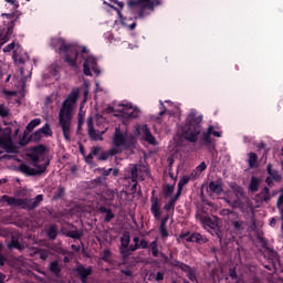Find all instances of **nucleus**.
Returning a JSON list of instances; mask_svg holds the SVG:
<instances>
[{"label":"nucleus","mask_w":283,"mask_h":283,"mask_svg":"<svg viewBox=\"0 0 283 283\" xmlns=\"http://www.w3.org/2000/svg\"><path fill=\"white\" fill-rule=\"evenodd\" d=\"M113 174H114V176H118V170H117V169H114V170H113Z\"/></svg>","instance_id":"59"},{"label":"nucleus","mask_w":283,"mask_h":283,"mask_svg":"<svg viewBox=\"0 0 283 283\" xmlns=\"http://www.w3.org/2000/svg\"><path fill=\"white\" fill-rule=\"evenodd\" d=\"M115 112H119L124 118H138L140 116V109L132 103H119L115 106Z\"/></svg>","instance_id":"10"},{"label":"nucleus","mask_w":283,"mask_h":283,"mask_svg":"<svg viewBox=\"0 0 283 283\" xmlns=\"http://www.w3.org/2000/svg\"><path fill=\"white\" fill-rule=\"evenodd\" d=\"M165 279V274H163V273H157L156 274V276H155V280L157 281V282H160V280H164Z\"/></svg>","instance_id":"48"},{"label":"nucleus","mask_w":283,"mask_h":283,"mask_svg":"<svg viewBox=\"0 0 283 283\" xmlns=\"http://www.w3.org/2000/svg\"><path fill=\"white\" fill-rule=\"evenodd\" d=\"M88 136L92 140H103V134L107 132V120L105 117L97 115L96 124H94V118L90 117L87 119Z\"/></svg>","instance_id":"7"},{"label":"nucleus","mask_w":283,"mask_h":283,"mask_svg":"<svg viewBox=\"0 0 283 283\" xmlns=\"http://www.w3.org/2000/svg\"><path fill=\"white\" fill-rule=\"evenodd\" d=\"M171 193H174V186H166V189H165V196L166 198H169V196H171Z\"/></svg>","instance_id":"41"},{"label":"nucleus","mask_w":283,"mask_h":283,"mask_svg":"<svg viewBox=\"0 0 283 283\" xmlns=\"http://www.w3.org/2000/svg\"><path fill=\"white\" fill-rule=\"evenodd\" d=\"M48 235L51 240H54V238H56V227L51 226L48 230Z\"/></svg>","instance_id":"37"},{"label":"nucleus","mask_w":283,"mask_h":283,"mask_svg":"<svg viewBox=\"0 0 283 283\" xmlns=\"http://www.w3.org/2000/svg\"><path fill=\"white\" fill-rule=\"evenodd\" d=\"M135 138H142L143 140H146V143H149L150 145H158V142H156V137L151 135V132H149L147 125L136 126Z\"/></svg>","instance_id":"11"},{"label":"nucleus","mask_w":283,"mask_h":283,"mask_svg":"<svg viewBox=\"0 0 283 283\" xmlns=\"http://www.w3.org/2000/svg\"><path fill=\"white\" fill-rule=\"evenodd\" d=\"M2 17H7V19H12V14H8V13L2 14Z\"/></svg>","instance_id":"58"},{"label":"nucleus","mask_w":283,"mask_h":283,"mask_svg":"<svg viewBox=\"0 0 283 283\" xmlns=\"http://www.w3.org/2000/svg\"><path fill=\"white\" fill-rule=\"evenodd\" d=\"M6 282V276L3 273L0 272V283H4Z\"/></svg>","instance_id":"53"},{"label":"nucleus","mask_w":283,"mask_h":283,"mask_svg":"<svg viewBox=\"0 0 283 283\" xmlns=\"http://www.w3.org/2000/svg\"><path fill=\"white\" fill-rule=\"evenodd\" d=\"M230 276H231V277H235V270H231V271H230Z\"/></svg>","instance_id":"55"},{"label":"nucleus","mask_w":283,"mask_h":283,"mask_svg":"<svg viewBox=\"0 0 283 283\" xmlns=\"http://www.w3.org/2000/svg\"><path fill=\"white\" fill-rule=\"evenodd\" d=\"M10 115V108H8L6 105L0 104V116L2 118H6V116Z\"/></svg>","instance_id":"33"},{"label":"nucleus","mask_w":283,"mask_h":283,"mask_svg":"<svg viewBox=\"0 0 283 283\" xmlns=\"http://www.w3.org/2000/svg\"><path fill=\"white\" fill-rule=\"evenodd\" d=\"M135 245L134 247H129V251H137V249H147V247H149V243L145 240H140L138 237H135L133 239Z\"/></svg>","instance_id":"17"},{"label":"nucleus","mask_w":283,"mask_h":283,"mask_svg":"<svg viewBox=\"0 0 283 283\" xmlns=\"http://www.w3.org/2000/svg\"><path fill=\"white\" fill-rule=\"evenodd\" d=\"M43 201V195H38L35 199H14L12 197L2 196L0 202H7L9 207H21V209H34Z\"/></svg>","instance_id":"8"},{"label":"nucleus","mask_w":283,"mask_h":283,"mask_svg":"<svg viewBox=\"0 0 283 283\" xmlns=\"http://www.w3.org/2000/svg\"><path fill=\"white\" fill-rule=\"evenodd\" d=\"M111 3H114V6H117V8H114V10H116L119 19H123V15L120 14V10L125 8V4L118 0H111Z\"/></svg>","instance_id":"29"},{"label":"nucleus","mask_w":283,"mask_h":283,"mask_svg":"<svg viewBox=\"0 0 283 283\" xmlns=\"http://www.w3.org/2000/svg\"><path fill=\"white\" fill-rule=\"evenodd\" d=\"M268 172L269 177L265 180L268 185H273V180H275L276 182H279V180H282V175L273 170L271 165L268 166Z\"/></svg>","instance_id":"14"},{"label":"nucleus","mask_w":283,"mask_h":283,"mask_svg":"<svg viewBox=\"0 0 283 283\" xmlns=\"http://www.w3.org/2000/svg\"><path fill=\"white\" fill-rule=\"evenodd\" d=\"M42 135L44 136H51L52 135V128H50L49 124H45L42 128H40Z\"/></svg>","instance_id":"36"},{"label":"nucleus","mask_w":283,"mask_h":283,"mask_svg":"<svg viewBox=\"0 0 283 283\" xmlns=\"http://www.w3.org/2000/svg\"><path fill=\"white\" fill-rule=\"evenodd\" d=\"M277 207H279V209H282V207H283V193L280 195V197L277 199Z\"/></svg>","instance_id":"47"},{"label":"nucleus","mask_w":283,"mask_h":283,"mask_svg":"<svg viewBox=\"0 0 283 283\" xmlns=\"http://www.w3.org/2000/svg\"><path fill=\"white\" fill-rule=\"evenodd\" d=\"M158 0H129L128 1V8L134 10L137 8V10H142L139 13V18L143 19L145 17V10H154L156 6H158Z\"/></svg>","instance_id":"9"},{"label":"nucleus","mask_w":283,"mask_h":283,"mask_svg":"<svg viewBox=\"0 0 283 283\" xmlns=\"http://www.w3.org/2000/svg\"><path fill=\"white\" fill-rule=\"evenodd\" d=\"M31 159L33 160V168H30L27 165L21 166V171L28 176H36L39 174H43V171H45L50 165V159L45 157V146H38L33 148Z\"/></svg>","instance_id":"5"},{"label":"nucleus","mask_w":283,"mask_h":283,"mask_svg":"<svg viewBox=\"0 0 283 283\" xmlns=\"http://www.w3.org/2000/svg\"><path fill=\"white\" fill-rule=\"evenodd\" d=\"M200 222L205 229H216L218 227V221L211 219L210 217H201Z\"/></svg>","instance_id":"18"},{"label":"nucleus","mask_w":283,"mask_h":283,"mask_svg":"<svg viewBox=\"0 0 283 283\" xmlns=\"http://www.w3.org/2000/svg\"><path fill=\"white\" fill-rule=\"evenodd\" d=\"M10 39V34L7 33L4 36L3 35H0V45H6V43H8Z\"/></svg>","instance_id":"42"},{"label":"nucleus","mask_w":283,"mask_h":283,"mask_svg":"<svg viewBox=\"0 0 283 283\" xmlns=\"http://www.w3.org/2000/svg\"><path fill=\"white\" fill-rule=\"evenodd\" d=\"M113 148L109 151L103 153L98 157V160H107L109 156H116V154H120V151L127 149L129 145H134V136L128 135L127 130H123L120 127H116L113 137Z\"/></svg>","instance_id":"4"},{"label":"nucleus","mask_w":283,"mask_h":283,"mask_svg":"<svg viewBox=\"0 0 283 283\" xmlns=\"http://www.w3.org/2000/svg\"><path fill=\"white\" fill-rule=\"evenodd\" d=\"M228 202H233V199H232V198H230V199L228 200Z\"/></svg>","instance_id":"64"},{"label":"nucleus","mask_w":283,"mask_h":283,"mask_svg":"<svg viewBox=\"0 0 283 283\" xmlns=\"http://www.w3.org/2000/svg\"><path fill=\"white\" fill-rule=\"evenodd\" d=\"M122 23H123V25H125V28H128V30L136 29V22H134V19L122 20Z\"/></svg>","instance_id":"30"},{"label":"nucleus","mask_w":283,"mask_h":283,"mask_svg":"<svg viewBox=\"0 0 283 283\" xmlns=\"http://www.w3.org/2000/svg\"><path fill=\"white\" fill-rule=\"evenodd\" d=\"M80 95L81 88H73L66 99L62 103L59 112V125L67 142L72 138V119L74 118V109H76V101H78Z\"/></svg>","instance_id":"2"},{"label":"nucleus","mask_w":283,"mask_h":283,"mask_svg":"<svg viewBox=\"0 0 283 283\" xmlns=\"http://www.w3.org/2000/svg\"><path fill=\"white\" fill-rule=\"evenodd\" d=\"M109 174H112V168L107 169V170H104V176H109Z\"/></svg>","instance_id":"54"},{"label":"nucleus","mask_w":283,"mask_h":283,"mask_svg":"<svg viewBox=\"0 0 283 283\" xmlns=\"http://www.w3.org/2000/svg\"><path fill=\"white\" fill-rule=\"evenodd\" d=\"M180 238L181 240H186V242H200V240H202L200 233L181 234Z\"/></svg>","instance_id":"20"},{"label":"nucleus","mask_w":283,"mask_h":283,"mask_svg":"<svg viewBox=\"0 0 283 283\" xmlns=\"http://www.w3.org/2000/svg\"><path fill=\"white\" fill-rule=\"evenodd\" d=\"M112 218H114V214L108 211L107 216H106V221L109 222V220H112Z\"/></svg>","instance_id":"51"},{"label":"nucleus","mask_w":283,"mask_h":283,"mask_svg":"<svg viewBox=\"0 0 283 283\" xmlns=\"http://www.w3.org/2000/svg\"><path fill=\"white\" fill-rule=\"evenodd\" d=\"M128 171L130 174V179L133 182H136L137 178H138V168L135 165H130L128 167Z\"/></svg>","instance_id":"27"},{"label":"nucleus","mask_w":283,"mask_h":283,"mask_svg":"<svg viewBox=\"0 0 283 283\" xmlns=\"http://www.w3.org/2000/svg\"><path fill=\"white\" fill-rule=\"evenodd\" d=\"M200 123H202V116H198V112L190 111L186 118L185 125L181 127V135L189 143H196L198 140V136L202 128L200 127Z\"/></svg>","instance_id":"6"},{"label":"nucleus","mask_w":283,"mask_h":283,"mask_svg":"<svg viewBox=\"0 0 283 283\" xmlns=\"http://www.w3.org/2000/svg\"><path fill=\"white\" fill-rule=\"evenodd\" d=\"M3 52H13L12 59L14 63H23V60L19 57V52H21V45L11 42L10 44L3 48Z\"/></svg>","instance_id":"12"},{"label":"nucleus","mask_w":283,"mask_h":283,"mask_svg":"<svg viewBox=\"0 0 283 283\" xmlns=\"http://www.w3.org/2000/svg\"><path fill=\"white\" fill-rule=\"evenodd\" d=\"M122 248L120 252L126 253L128 247H129V233L125 232L123 237L120 238Z\"/></svg>","instance_id":"22"},{"label":"nucleus","mask_w":283,"mask_h":283,"mask_svg":"<svg viewBox=\"0 0 283 283\" xmlns=\"http://www.w3.org/2000/svg\"><path fill=\"white\" fill-rule=\"evenodd\" d=\"M150 211L156 220H160V202L157 199L153 201Z\"/></svg>","instance_id":"21"},{"label":"nucleus","mask_w":283,"mask_h":283,"mask_svg":"<svg viewBox=\"0 0 283 283\" xmlns=\"http://www.w3.org/2000/svg\"><path fill=\"white\" fill-rule=\"evenodd\" d=\"M87 94H90L88 91H85L84 93V101L81 104L80 107V114H78V123L80 125L83 123V118H85V112L83 111V105H85V103H87Z\"/></svg>","instance_id":"25"},{"label":"nucleus","mask_w":283,"mask_h":283,"mask_svg":"<svg viewBox=\"0 0 283 283\" xmlns=\"http://www.w3.org/2000/svg\"><path fill=\"white\" fill-rule=\"evenodd\" d=\"M282 229H283V210L281 211Z\"/></svg>","instance_id":"60"},{"label":"nucleus","mask_w":283,"mask_h":283,"mask_svg":"<svg viewBox=\"0 0 283 283\" xmlns=\"http://www.w3.org/2000/svg\"><path fill=\"white\" fill-rule=\"evenodd\" d=\"M49 77L53 78L54 81H59V65L52 64L49 69Z\"/></svg>","instance_id":"23"},{"label":"nucleus","mask_w":283,"mask_h":283,"mask_svg":"<svg viewBox=\"0 0 283 283\" xmlns=\"http://www.w3.org/2000/svg\"><path fill=\"white\" fill-rule=\"evenodd\" d=\"M166 220H164L161 222V226H160V234L163 235V238H167V235H169V232L167 231V228H165V224H166Z\"/></svg>","instance_id":"38"},{"label":"nucleus","mask_w":283,"mask_h":283,"mask_svg":"<svg viewBox=\"0 0 283 283\" xmlns=\"http://www.w3.org/2000/svg\"><path fill=\"white\" fill-rule=\"evenodd\" d=\"M259 185H260V180H258V178L255 177H252L251 184H250L251 191H258Z\"/></svg>","instance_id":"34"},{"label":"nucleus","mask_w":283,"mask_h":283,"mask_svg":"<svg viewBox=\"0 0 283 283\" xmlns=\"http://www.w3.org/2000/svg\"><path fill=\"white\" fill-rule=\"evenodd\" d=\"M124 273H125V275H132V271H129V270H126V271H124Z\"/></svg>","instance_id":"57"},{"label":"nucleus","mask_w":283,"mask_h":283,"mask_svg":"<svg viewBox=\"0 0 283 283\" xmlns=\"http://www.w3.org/2000/svg\"><path fill=\"white\" fill-rule=\"evenodd\" d=\"M20 129L21 126L17 122L0 128V154H3V151H7V154H18L19 146L25 145L23 140L19 139Z\"/></svg>","instance_id":"3"},{"label":"nucleus","mask_w":283,"mask_h":283,"mask_svg":"<svg viewBox=\"0 0 283 283\" xmlns=\"http://www.w3.org/2000/svg\"><path fill=\"white\" fill-rule=\"evenodd\" d=\"M209 188L211 189V191L213 193H217V195L222 193V184L221 182L211 181L209 184Z\"/></svg>","instance_id":"26"},{"label":"nucleus","mask_w":283,"mask_h":283,"mask_svg":"<svg viewBox=\"0 0 283 283\" xmlns=\"http://www.w3.org/2000/svg\"><path fill=\"white\" fill-rule=\"evenodd\" d=\"M270 224L271 227H275V219H271Z\"/></svg>","instance_id":"56"},{"label":"nucleus","mask_w":283,"mask_h":283,"mask_svg":"<svg viewBox=\"0 0 283 283\" xmlns=\"http://www.w3.org/2000/svg\"><path fill=\"white\" fill-rule=\"evenodd\" d=\"M51 271L53 272V273H59V263H56V262H53V263H51Z\"/></svg>","instance_id":"43"},{"label":"nucleus","mask_w":283,"mask_h":283,"mask_svg":"<svg viewBox=\"0 0 283 283\" xmlns=\"http://www.w3.org/2000/svg\"><path fill=\"white\" fill-rule=\"evenodd\" d=\"M7 3H11V6H14V8H19V2L17 0H6Z\"/></svg>","instance_id":"49"},{"label":"nucleus","mask_w":283,"mask_h":283,"mask_svg":"<svg viewBox=\"0 0 283 283\" xmlns=\"http://www.w3.org/2000/svg\"><path fill=\"white\" fill-rule=\"evenodd\" d=\"M98 151H101V148H94L86 157L85 160L86 163H92V159L94 158V156H98Z\"/></svg>","instance_id":"32"},{"label":"nucleus","mask_w":283,"mask_h":283,"mask_svg":"<svg viewBox=\"0 0 283 283\" xmlns=\"http://www.w3.org/2000/svg\"><path fill=\"white\" fill-rule=\"evenodd\" d=\"M233 192L235 193L237 198H240V196H242V188L237 187V188H232Z\"/></svg>","instance_id":"45"},{"label":"nucleus","mask_w":283,"mask_h":283,"mask_svg":"<svg viewBox=\"0 0 283 283\" xmlns=\"http://www.w3.org/2000/svg\"><path fill=\"white\" fill-rule=\"evenodd\" d=\"M51 45L54 46L55 51L60 54L65 55V62L73 67L81 65L84 62V74L85 76H92V72L101 74L98 66L96 65V57L90 54V51L85 46L67 45L65 40L61 38H54L51 40Z\"/></svg>","instance_id":"1"},{"label":"nucleus","mask_w":283,"mask_h":283,"mask_svg":"<svg viewBox=\"0 0 283 283\" xmlns=\"http://www.w3.org/2000/svg\"><path fill=\"white\" fill-rule=\"evenodd\" d=\"M229 213H231V211H229V209H223L220 211V216H229Z\"/></svg>","instance_id":"50"},{"label":"nucleus","mask_w":283,"mask_h":283,"mask_svg":"<svg viewBox=\"0 0 283 283\" xmlns=\"http://www.w3.org/2000/svg\"><path fill=\"white\" fill-rule=\"evenodd\" d=\"M150 249H151V254L154 255V258H158V242L154 241L150 243Z\"/></svg>","instance_id":"35"},{"label":"nucleus","mask_w":283,"mask_h":283,"mask_svg":"<svg viewBox=\"0 0 283 283\" xmlns=\"http://www.w3.org/2000/svg\"><path fill=\"white\" fill-rule=\"evenodd\" d=\"M248 163L250 167H255V165H258V155H255L254 153H250Z\"/></svg>","instance_id":"31"},{"label":"nucleus","mask_w":283,"mask_h":283,"mask_svg":"<svg viewBox=\"0 0 283 283\" xmlns=\"http://www.w3.org/2000/svg\"><path fill=\"white\" fill-rule=\"evenodd\" d=\"M21 76L22 78H25V75L23 74V70H21Z\"/></svg>","instance_id":"61"},{"label":"nucleus","mask_w":283,"mask_h":283,"mask_svg":"<svg viewBox=\"0 0 283 283\" xmlns=\"http://www.w3.org/2000/svg\"><path fill=\"white\" fill-rule=\"evenodd\" d=\"M4 94H14V93H12V92H8V91H4Z\"/></svg>","instance_id":"62"},{"label":"nucleus","mask_w":283,"mask_h":283,"mask_svg":"<svg viewBox=\"0 0 283 283\" xmlns=\"http://www.w3.org/2000/svg\"><path fill=\"white\" fill-rule=\"evenodd\" d=\"M178 195L175 196V198L171 199V201L169 202V205L165 206L166 211H169V209L174 208V205H176V200H178Z\"/></svg>","instance_id":"40"},{"label":"nucleus","mask_w":283,"mask_h":283,"mask_svg":"<svg viewBox=\"0 0 283 283\" xmlns=\"http://www.w3.org/2000/svg\"><path fill=\"white\" fill-rule=\"evenodd\" d=\"M177 266L187 273V277H189L190 282H197L196 272H193L189 265L185 263H178Z\"/></svg>","instance_id":"15"},{"label":"nucleus","mask_w":283,"mask_h":283,"mask_svg":"<svg viewBox=\"0 0 283 283\" xmlns=\"http://www.w3.org/2000/svg\"><path fill=\"white\" fill-rule=\"evenodd\" d=\"M211 136H214L216 138L222 137V132H220V128L216 126H209L207 133L203 134V140L207 143V145L211 144Z\"/></svg>","instance_id":"13"},{"label":"nucleus","mask_w":283,"mask_h":283,"mask_svg":"<svg viewBox=\"0 0 283 283\" xmlns=\"http://www.w3.org/2000/svg\"><path fill=\"white\" fill-rule=\"evenodd\" d=\"M41 125V118H35L27 125V132H32L34 128Z\"/></svg>","instance_id":"28"},{"label":"nucleus","mask_w":283,"mask_h":283,"mask_svg":"<svg viewBox=\"0 0 283 283\" xmlns=\"http://www.w3.org/2000/svg\"><path fill=\"white\" fill-rule=\"evenodd\" d=\"M41 138H43V135L40 129H38L33 135H31V140L39 142Z\"/></svg>","instance_id":"39"},{"label":"nucleus","mask_w":283,"mask_h":283,"mask_svg":"<svg viewBox=\"0 0 283 283\" xmlns=\"http://www.w3.org/2000/svg\"><path fill=\"white\" fill-rule=\"evenodd\" d=\"M233 227H234V229H237V231H240V222L234 221Z\"/></svg>","instance_id":"52"},{"label":"nucleus","mask_w":283,"mask_h":283,"mask_svg":"<svg viewBox=\"0 0 283 283\" xmlns=\"http://www.w3.org/2000/svg\"><path fill=\"white\" fill-rule=\"evenodd\" d=\"M189 184V177L185 176L180 179V181L178 182V191L176 193L177 198H180L181 193H182V189L186 185Z\"/></svg>","instance_id":"24"},{"label":"nucleus","mask_w":283,"mask_h":283,"mask_svg":"<svg viewBox=\"0 0 283 283\" xmlns=\"http://www.w3.org/2000/svg\"><path fill=\"white\" fill-rule=\"evenodd\" d=\"M166 103L169 105L170 108H167L164 105H161V107H164L165 112H168L172 116H180V107L174 105V103H171V101H166Z\"/></svg>","instance_id":"19"},{"label":"nucleus","mask_w":283,"mask_h":283,"mask_svg":"<svg viewBox=\"0 0 283 283\" xmlns=\"http://www.w3.org/2000/svg\"><path fill=\"white\" fill-rule=\"evenodd\" d=\"M109 255H112V252H109V250H105L103 253L102 260H105V262H108Z\"/></svg>","instance_id":"44"},{"label":"nucleus","mask_w":283,"mask_h":283,"mask_svg":"<svg viewBox=\"0 0 283 283\" xmlns=\"http://www.w3.org/2000/svg\"><path fill=\"white\" fill-rule=\"evenodd\" d=\"M41 259H42V260H45V255H44V254H41Z\"/></svg>","instance_id":"63"},{"label":"nucleus","mask_w":283,"mask_h":283,"mask_svg":"<svg viewBox=\"0 0 283 283\" xmlns=\"http://www.w3.org/2000/svg\"><path fill=\"white\" fill-rule=\"evenodd\" d=\"M205 169H207V164L205 161L197 166V171L202 172Z\"/></svg>","instance_id":"46"},{"label":"nucleus","mask_w":283,"mask_h":283,"mask_svg":"<svg viewBox=\"0 0 283 283\" xmlns=\"http://www.w3.org/2000/svg\"><path fill=\"white\" fill-rule=\"evenodd\" d=\"M76 271L82 279V282L87 283V276L92 275V268H85L83 265H80L77 266Z\"/></svg>","instance_id":"16"}]
</instances>
